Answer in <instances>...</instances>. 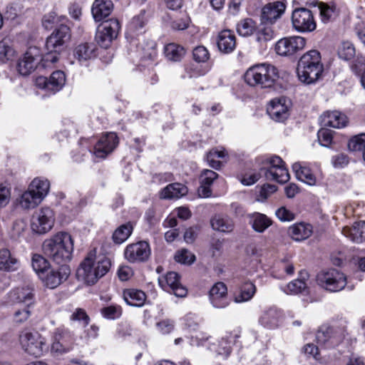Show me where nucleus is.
<instances>
[{"label":"nucleus","instance_id":"0eeeda50","mask_svg":"<svg viewBox=\"0 0 365 365\" xmlns=\"http://www.w3.org/2000/svg\"><path fill=\"white\" fill-rule=\"evenodd\" d=\"M317 282L323 289L330 292L344 289L347 284L346 275L336 269L323 270L317 275Z\"/></svg>","mask_w":365,"mask_h":365},{"label":"nucleus","instance_id":"37998d69","mask_svg":"<svg viewBox=\"0 0 365 365\" xmlns=\"http://www.w3.org/2000/svg\"><path fill=\"white\" fill-rule=\"evenodd\" d=\"M42 200L28 188L20 197L19 205L26 210L34 208L41 202Z\"/></svg>","mask_w":365,"mask_h":365},{"label":"nucleus","instance_id":"dca6fc26","mask_svg":"<svg viewBox=\"0 0 365 365\" xmlns=\"http://www.w3.org/2000/svg\"><path fill=\"white\" fill-rule=\"evenodd\" d=\"M241 330L236 328L231 332L227 333L225 336L221 338L217 344H212L210 349L217 353V355L223 358H227L231 353V344L235 343L240 338Z\"/></svg>","mask_w":365,"mask_h":365},{"label":"nucleus","instance_id":"a18cd8bd","mask_svg":"<svg viewBox=\"0 0 365 365\" xmlns=\"http://www.w3.org/2000/svg\"><path fill=\"white\" fill-rule=\"evenodd\" d=\"M133 227L131 222L119 226L113 234V240L116 244H121L125 242L132 234Z\"/></svg>","mask_w":365,"mask_h":365},{"label":"nucleus","instance_id":"72a5a7b5","mask_svg":"<svg viewBox=\"0 0 365 365\" xmlns=\"http://www.w3.org/2000/svg\"><path fill=\"white\" fill-rule=\"evenodd\" d=\"M288 234L295 241L304 240L312 234V227L309 224H294L289 227Z\"/></svg>","mask_w":365,"mask_h":365},{"label":"nucleus","instance_id":"4be33fe9","mask_svg":"<svg viewBox=\"0 0 365 365\" xmlns=\"http://www.w3.org/2000/svg\"><path fill=\"white\" fill-rule=\"evenodd\" d=\"M322 125L334 128H342L346 126L347 117L338 110L327 111L320 116Z\"/></svg>","mask_w":365,"mask_h":365},{"label":"nucleus","instance_id":"6e6d98bb","mask_svg":"<svg viewBox=\"0 0 365 365\" xmlns=\"http://www.w3.org/2000/svg\"><path fill=\"white\" fill-rule=\"evenodd\" d=\"M348 148L351 151L365 150V133L355 135L349 140Z\"/></svg>","mask_w":365,"mask_h":365},{"label":"nucleus","instance_id":"5701e85b","mask_svg":"<svg viewBox=\"0 0 365 365\" xmlns=\"http://www.w3.org/2000/svg\"><path fill=\"white\" fill-rule=\"evenodd\" d=\"M284 99H273L267 107V113L271 118L277 122H282L288 118V108Z\"/></svg>","mask_w":365,"mask_h":365},{"label":"nucleus","instance_id":"338daca9","mask_svg":"<svg viewBox=\"0 0 365 365\" xmlns=\"http://www.w3.org/2000/svg\"><path fill=\"white\" fill-rule=\"evenodd\" d=\"M140 48L143 51L142 58L145 59H154L156 56L155 43L154 41L149 42L147 48H144L143 46H140Z\"/></svg>","mask_w":365,"mask_h":365},{"label":"nucleus","instance_id":"bf43d9fd","mask_svg":"<svg viewBox=\"0 0 365 365\" xmlns=\"http://www.w3.org/2000/svg\"><path fill=\"white\" fill-rule=\"evenodd\" d=\"M318 140L322 146L328 147L332 142V133L327 128H322L317 133Z\"/></svg>","mask_w":365,"mask_h":365},{"label":"nucleus","instance_id":"a878e982","mask_svg":"<svg viewBox=\"0 0 365 365\" xmlns=\"http://www.w3.org/2000/svg\"><path fill=\"white\" fill-rule=\"evenodd\" d=\"M96 50L94 43H83L75 47L73 55L80 63H83L96 56Z\"/></svg>","mask_w":365,"mask_h":365},{"label":"nucleus","instance_id":"09e8293b","mask_svg":"<svg viewBox=\"0 0 365 365\" xmlns=\"http://www.w3.org/2000/svg\"><path fill=\"white\" fill-rule=\"evenodd\" d=\"M338 56L344 61H351L356 56L354 45L349 41H342L338 47Z\"/></svg>","mask_w":365,"mask_h":365},{"label":"nucleus","instance_id":"f704fd0d","mask_svg":"<svg viewBox=\"0 0 365 365\" xmlns=\"http://www.w3.org/2000/svg\"><path fill=\"white\" fill-rule=\"evenodd\" d=\"M123 295L125 302L133 307H142L146 300V294L140 289H126Z\"/></svg>","mask_w":365,"mask_h":365},{"label":"nucleus","instance_id":"a19ab883","mask_svg":"<svg viewBox=\"0 0 365 365\" xmlns=\"http://www.w3.org/2000/svg\"><path fill=\"white\" fill-rule=\"evenodd\" d=\"M257 23L250 18L240 20L236 25L237 34L243 37L250 36L255 34L257 30Z\"/></svg>","mask_w":365,"mask_h":365},{"label":"nucleus","instance_id":"6e6552de","mask_svg":"<svg viewBox=\"0 0 365 365\" xmlns=\"http://www.w3.org/2000/svg\"><path fill=\"white\" fill-rule=\"evenodd\" d=\"M73 336L68 328L59 327L51 334V354L60 356L68 353L73 349Z\"/></svg>","mask_w":365,"mask_h":365},{"label":"nucleus","instance_id":"3c124183","mask_svg":"<svg viewBox=\"0 0 365 365\" xmlns=\"http://www.w3.org/2000/svg\"><path fill=\"white\" fill-rule=\"evenodd\" d=\"M262 25L257 26L255 33L257 41L259 43L270 41L274 37V31L269 26Z\"/></svg>","mask_w":365,"mask_h":365},{"label":"nucleus","instance_id":"bb28decb","mask_svg":"<svg viewBox=\"0 0 365 365\" xmlns=\"http://www.w3.org/2000/svg\"><path fill=\"white\" fill-rule=\"evenodd\" d=\"M218 177V174L211 170H204L200 177V187L198 189V194L202 197H208L211 195L212 191L210 188L214 180Z\"/></svg>","mask_w":365,"mask_h":365},{"label":"nucleus","instance_id":"412c9836","mask_svg":"<svg viewBox=\"0 0 365 365\" xmlns=\"http://www.w3.org/2000/svg\"><path fill=\"white\" fill-rule=\"evenodd\" d=\"M217 46L219 51L228 54L235 51L237 46L236 37L233 31L230 29L221 31L217 37Z\"/></svg>","mask_w":365,"mask_h":365},{"label":"nucleus","instance_id":"9b49d317","mask_svg":"<svg viewBox=\"0 0 365 365\" xmlns=\"http://www.w3.org/2000/svg\"><path fill=\"white\" fill-rule=\"evenodd\" d=\"M292 22L294 29L299 32H311L317 27L312 12L306 8L294 10Z\"/></svg>","mask_w":365,"mask_h":365},{"label":"nucleus","instance_id":"c756f323","mask_svg":"<svg viewBox=\"0 0 365 365\" xmlns=\"http://www.w3.org/2000/svg\"><path fill=\"white\" fill-rule=\"evenodd\" d=\"M342 233L352 242L361 243L365 240V221L355 222L351 227H344Z\"/></svg>","mask_w":365,"mask_h":365},{"label":"nucleus","instance_id":"69168bd1","mask_svg":"<svg viewBox=\"0 0 365 365\" xmlns=\"http://www.w3.org/2000/svg\"><path fill=\"white\" fill-rule=\"evenodd\" d=\"M319 9L322 21L324 23L329 21L334 14V9L325 4H320Z\"/></svg>","mask_w":365,"mask_h":365},{"label":"nucleus","instance_id":"c85d7f7f","mask_svg":"<svg viewBox=\"0 0 365 365\" xmlns=\"http://www.w3.org/2000/svg\"><path fill=\"white\" fill-rule=\"evenodd\" d=\"M316 339L319 344L326 345L328 347L337 345L341 340L334 334L332 328L326 326H322L319 329L316 334Z\"/></svg>","mask_w":365,"mask_h":365},{"label":"nucleus","instance_id":"e433bc0d","mask_svg":"<svg viewBox=\"0 0 365 365\" xmlns=\"http://www.w3.org/2000/svg\"><path fill=\"white\" fill-rule=\"evenodd\" d=\"M272 221L266 215L255 212L250 215V224L257 232L262 233L272 225Z\"/></svg>","mask_w":365,"mask_h":365},{"label":"nucleus","instance_id":"c9c22d12","mask_svg":"<svg viewBox=\"0 0 365 365\" xmlns=\"http://www.w3.org/2000/svg\"><path fill=\"white\" fill-rule=\"evenodd\" d=\"M210 225L214 230L221 232H231L235 227L232 220L221 215H215L210 219Z\"/></svg>","mask_w":365,"mask_h":365},{"label":"nucleus","instance_id":"7c9ffc66","mask_svg":"<svg viewBox=\"0 0 365 365\" xmlns=\"http://www.w3.org/2000/svg\"><path fill=\"white\" fill-rule=\"evenodd\" d=\"M309 278V274L306 271H300L299 273V277L287 285V289L285 292L287 294H297L299 293L307 294L308 287L306 281Z\"/></svg>","mask_w":365,"mask_h":365},{"label":"nucleus","instance_id":"1a4fd4ad","mask_svg":"<svg viewBox=\"0 0 365 365\" xmlns=\"http://www.w3.org/2000/svg\"><path fill=\"white\" fill-rule=\"evenodd\" d=\"M55 222L53 210L49 207H42L34 212L31 219V228L33 232L43 235L49 232Z\"/></svg>","mask_w":365,"mask_h":365},{"label":"nucleus","instance_id":"58836bf2","mask_svg":"<svg viewBox=\"0 0 365 365\" xmlns=\"http://www.w3.org/2000/svg\"><path fill=\"white\" fill-rule=\"evenodd\" d=\"M282 317V314L279 311L271 308L264 312L259 319V322L265 327L273 329L278 327Z\"/></svg>","mask_w":365,"mask_h":365},{"label":"nucleus","instance_id":"f8f14e48","mask_svg":"<svg viewBox=\"0 0 365 365\" xmlns=\"http://www.w3.org/2000/svg\"><path fill=\"white\" fill-rule=\"evenodd\" d=\"M120 30L119 21L115 19L106 21L98 27L96 39L100 46L107 48L111 41L116 38Z\"/></svg>","mask_w":365,"mask_h":365},{"label":"nucleus","instance_id":"8fccbe9b","mask_svg":"<svg viewBox=\"0 0 365 365\" xmlns=\"http://www.w3.org/2000/svg\"><path fill=\"white\" fill-rule=\"evenodd\" d=\"M31 265L34 270L38 274L39 277L43 275L49 267L48 261L39 254H34L31 259Z\"/></svg>","mask_w":365,"mask_h":365},{"label":"nucleus","instance_id":"864d4df0","mask_svg":"<svg viewBox=\"0 0 365 365\" xmlns=\"http://www.w3.org/2000/svg\"><path fill=\"white\" fill-rule=\"evenodd\" d=\"M101 314L107 319H115L122 314V309L119 305H110L101 309Z\"/></svg>","mask_w":365,"mask_h":365},{"label":"nucleus","instance_id":"423d86ee","mask_svg":"<svg viewBox=\"0 0 365 365\" xmlns=\"http://www.w3.org/2000/svg\"><path fill=\"white\" fill-rule=\"evenodd\" d=\"M19 342L21 348L29 354L36 357L43 355L48 351L46 337L38 331L24 329L19 334Z\"/></svg>","mask_w":365,"mask_h":365},{"label":"nucleus","instance_id":"052dcab7","mask_svg":"<svg viewBox=\"0 0 365 365\" xmlns=\"http://www.w3.org/2000/svg\"><path fill=\"white\" fill-rule=\"evenodd\" d=\"M193 58L197 62H205L210 57L207 49L202 46H197L192 51Z\"/></svg>","mask_w":365,"mask_h":365},{"label":"nucleus","instance_id":"680f3d73","mask_svg":"<svg viewBox=\"0 0 365 365\" xmlns=\"http://www.w3.org/2000/svg\"><path fill=\"white\" fill-rule=\"evenodd\" d=\"M349 162V157L344 153H338L331 158L332 165L336 168H344L348 165Z\"/></svg>","mask_w":365,"mask_h":365},{"label":"nucleus","instance_id":"49530a36","mask_svg":"<svg viewBox=\"0 0 365 365\" xmlns=\"http://www.w3.org/2000/svg\"><path fill=\"white\" fill-rule=\"evenodd\" d=\"M66 82V76L61 71H56L52 73L48 78V91L53 93L60 91Z\"/></svg>","mask_w":365,"mask_h":365},{"label":"nucleus","instance_id":"e2e57ef3","mask_svg":"<svg viewBox=\"0 0 365 365\" xmlns=\"http://www.w3.org/2000/svg\"><path fill=\"white\" fill-rule=\"evenodd\" d=\"M276 216L282 222H289L294 219V214L284 207H281L276 210Z\"/></svg>","mask_w":365,"mask_h":365},{"label":"nucleus","instance_id":"f03ea898","mask_svg":"<svg viewBox=\"0 0 365 365\" xmlns=\"http://www.w3.org/2000/svg\"><path fill=\"white\" fill-rule=\"evenodd\" d=\"M110 261L106 257H96V250L90 252L76 271L78 280L94 284L110 268Z\"/></svg>","mask_w":365,"mask_h":365},{"label":"nucleus","instance_id":"cd10ccee","mask_svg":"<svg viewBox=\"0 0 365 365\" xmlns=\"http://www.w3.org/2000/svg\"><path fill=\"white\" fill-rule=\"evenodd\" d=\"M113 9L111 0H95L93 4L91 12L94 19L100 21L108 16Z\"/></svg>","mask_w":365,"mask_h":365},{"label":"nucleus","instance_id":"473e14b6","mask_svg":"<svg viewBox=\"0 0 365 365\" xmlns=\"http://www.w3.org/2000/svg\"><path fill=\"white\" fill-rule=\"evenodd\" d=\"M187 192L185 185L175 182L171 183L164 187L160 192L161 199H178Z\"/></svg>","mask_w":365,"mask_h":365},{"label":"nucleus","instance_id":"4468645a","mask_svg":"<svg viewBox=\"0 0 365 365\" xmlns=\"http://www.w3.org/2000/svg\"><path fill=\"white\" fill-rule=\"evenodd\" d=\"M306 40L302 36H292L279 40L275 45V51L278 55L283 56H292L304 48Z\"/></svg>","mask_w":365,"mask_h":365},{"label":"nucleus","instance_id":"2eb2a0df","mask_svg":"<svg viewBox=\"0 0 365 365\" xmlns=\"http://www.w3.org/2000/svg\"><path fill=\"white\" fill-rule=\"evenodd\" d=\"M70 274L71 269L69 266L63 265L56 269H47L40 278L47 287L54 289L65 282L68 278Z\"/></svg>","mask_w":365,"mask_h":365},{"label":"nucleus","instance_id":"ea45409f","mask_svg":"<svg viewBox=\"0 0 365 365\" xmlns=\"http://www.w3.org/2000/svg\"><path fill=\"white\" fill-rule=\"evenodd\" d=\"M28 188L43 200L49 191L50 182L43 178H36L31 181Z\"/></svg>","mask_w":365,"mask_h":365},{"label":"nucleus","instance_id":"f3484780","mask_svg":"<svg viewBox=\"0 0 365 365\" xmlns=\"http://www.w3.org/2000/svg\"><path fill=\"white\" fill-rule=\"evenodd\" d=\"M159 284L178 297H185L187 292L186 288L180 282V276L175 272H168L164 279H159Z\"/></svg>","mask_w":365,"mask_h":365},{"label":"nucleus","instance_id":"79ce46f5","mask_svg":"<svg viewBox=\"0 0 365 365\" xmlns=\"http://www.w3.org/2000/svg\"><path fill=\"white\" fill-rule=\"evenodd\" d=\"M227 156V153L225 148H212L206 155V160L208 165L215 169L219 170L222 166V162L215 158L224 159Z\"/></svg>","mask_w":365,"mask_h":365},{"label":"nucleus","instance_id":"a211bd4d","mask_svg":"<svg viewBox=\"0 0 365 365\" xmlns=\"http://www.w3.org/2000/svg\"><path fill=\"white\" fill-rule=\"evenodd\" d=\"M118 139L115 133H108L103 135L94 147V155L104 158L116 148Z\"/></svg>","mask_w":365,"mask_h":365},{"label":"nucleus","instance_id":"13d9d810","mask_svg":"<svg viewBox=\"0 0 365 365\" xmlns=\"http://www.w3.org/2000/svg\"><path fill=\"white\" fill-rule=\"evenodd\" d=\"M31 305H26L22 309H17L14 314V320L16 323H23L28 320L31 316Z\"/></svg>","mask_w":365,"mask_h":365},{"label":"nucleus","instance_id":"9d476101","mask_svg":"<svg viewBox=\"0 0 365 365\" xmlns=\"http://www.w3.org/2000/svg\"><path fill=\"white\" fill-rule=\"evenodd\" d=\"M43 57L41 56L39 51L36 47L29 48L24 56L19 59L17 64V69L20 74L22 76L29 75L34 71L41 61V64L39 66L43 68L49 66L51 63L43 62Z\"/></svg>","mask_w":365,"mask_h":365},{"label":"nucleus","instance_id":"c03bdc74","mask_svg":"<svg viewBox=\"0 0 365 365\" xmlns=\"http://www.w3.org/2000/svg\"><path fill=\"white\" fill-rule=\"evenodd\" d=\"M255 292V285L250 282H246L241 286L240 292L235 295V302L241 303L250 301L253 297Z\"/></svg>","mask_w":365,"mask_h":365},{"label":"nucleus","instance_id":"4d7b16f0","mask_svg":"<svg viewBox=\"0 0 365 365\" xmlns=\"http://www.w3.org/2000/svg\"><path fill=\"white\" fill-rule=\"evenodd\" d=\"M175 259L181 264H191L195 260V256L189 250L182 249L176 252Z\"/></svg>","mask_w":365,"mask_h":365},{"label":"nucleus","instance_id":"aec40b11","mask_svg":"<svg viewBox=\"0 0 365 365\" xmlns=\"http://www.w3.org/2000/svg\"><path fill=\"white\" fill-rule=\"evenodd\" d=\"M285 4L282 1H274L265 5L262 10L261 19L263 24H273L284 12Z\"/></svg>","mask_w":365,"mask_h":365},{"label":"nucleus","instance_id":"774afa93","mask_svg":"<svg viewBox=\"0 0 365 365\" xmlns=\"http://www.w3.org/2000/svg\"><path fill=\"white\" fill-rule=\"evenodd\" d=\"M156 327L163 334L170 333L174 328L173 323L168 319L158 322L156 324Z\"/></svg>","mask_w":365,"mask_h":365},{"label":"nucleus","instance_id":"0e129e2a","mask_svg":"<svg viewBox=\"0 0 365 365\" xmlns=\"http://www.w3.org/2000/svg\"><path fill=\"white\" fill-rule=\"evenodd\" d=\"M72 321H83L84 326H87L89 323L90 318L83 309L78 308L71 315Z\"/></svg>","mask_w":365,"mask_h":365},{"label":"nucleus","instance_id":"f257e3e1","mask_svg":"<svg viewBox=\"0 0 365 365\" xmlns=\"http://www.w3.org/2000/svg\"><path fill=\"white\" fill-rule=\"evenodd\" d=\"M42 251L53 262L60 266L67 265L72 259L73 240L68 232H57L43 241Z\"/></svg>","mask_w":365,"mask_h":365},{"label":"nucleus","instance_id":"de8ad7c7","mask_svg":"<svg viewBox=\"0 0 365 365\" xmlns=\"http://www.w3.org/2000/svg\"><path fill=\"white\" fill-rule=\"evenodd\" d=\"M185 53L184 48L175 43H169L165 47V55L169 61H180Z\"/></svg>","mask_w":365,"mask_h":365},{"label":"nucleus","instance_id":"393cba45","mask_svg":"<svg viewBox=\"0 0 365 365\" xmlns=\"http://www.w3.org/2000/svg\"><path fill=\"white\" fill-rule=\"evenodd\" d=\"M19 260L7 248L0 250V272L16 271L19 267Z\"/></svg>","mask_w":365,"mask_h":365},{"label":"nucleus","instance_id":"7ed1b4c3","mask_svg":"<svg viewBox=\"0 0 365 365\" xmlns=\"http://www.w3.org/2000/svg\"><path fill=\"white\" fill-rule=\"evenodd\" d=\"M297 71L301 82L306 84L314 83L324 71L320 53L317 50L305 53L298 62Z\"/></svg>","mask_w":365,"mask_h":365},{"label":"nucleus","instance_id":"ddd939ff","mask_svg":"<svg viewBox=\"0 0 365 365\" xmlns=\"http://www.w3.org/2000/svg\"><path fill=\"white\" fill-rule=\"evenodd\" d=\"M150 253V245L145 241L128 245L124 250V257L130 263L145 262L149 259Z\"/></svg>","mask_w":365,"mask_h":365},{"label":"nucleus","instance_id":"6ab92c4d","mask_svg":"<svg viewBox=\"0 0 365 365\" xmlns=\"http://www.w3.org/2000/svg\"><path fill=\"white\" fill-rule=\"evenodd\" d=\"M209 299L215 308L223 309L227 307L230 301L225 284L221 282L215 283L210 290Z\"/></svg>","mask_w":365,"mask_h":365},{"label":"nucleus","instance_id":"39448f33","mask_svg":"<svg viewBox=\"0 0 365 365\" xmlns=\"http://www.w3.org/2000/svg\"><path fill=\"white\" fill-rule=\"evenodd\" d=\"M71 37L70 28L61 24L60 26L54 30L46 38V53L43 56V62L55 63L58 61L59 55L63 51L64 44Z\"/></svg>","mask_w":365,"mask_h":365},{"label":"nucleus","instance_id":"4c0bfd02","mask_svg":"<svg viewBox=\"0 0 365 365\" xmlns=\"http://www.w3.org/2000/svg\"><path fill=\"white\" fill-rule=\"evenodd\" d=\"M292 170L297 178L309 185L316 184V178L311 170L300 163H295L292 165Z\"/></svg>","mask_w":365,"mask_h":365},{"label":"nucleus","instance_id":"b1692460","mask_svg":"<svg viewBox=\"0 0 365 365\" xmlns=\"http://www.w3.org/2000/svg\"><path fill=\"white\" fill-rule=\"evenodd\" d=\"M34 289L29 286L16 288L9 292V299L13 303H24L31 305L34 303Z\"/></svg>","mask_w":365,"mask_h":365},{"label":"nucleus","instance_id":"20e7f679","mask_svg":"<svg viewBox=\"0 0 365 365\" xmlns=\"http://www.w3.org/2000/svg\"><path fill=\"white\" fill-rule=\"evenodd\" d=\"M275 66L269 63L256 64L249 68L245 75V81L252 87L271 88L278 78Z\"/></svg>","mask_w":365,"mask_h":365},{"label":"nucleus","instance_id":"603ef678","mask_svg":"<svg viewBox=\"0 0 365 365\" xmlns=\"http://www.w3.org/2000/svg\"><path fill=\"white\" fill-rule=\"evenodd\" d=\"M15 51L9 39H3L0 41V62L4 63L11 59Z\"/></svg>","mask_w":365,"mask_h":365},{"label":"nucleus","instance_id":"5fc2aeb1","mask_svg":"<svg viewBox=\"0 0 365 365\" xmlns=\"http://www.w3.org/2000/svg\"><path fill=\"white\" fill-rule=\"evenodd\" d=\"M65 19V16H58L55 11H51L44 15L42 24L46 29H50L53 26V25L58 23L61 22L63 24Z\"/></svg>","mask_w":365,"mask_h":365},{"label":"nucleus","instance_id":"2f4dec72","mask_svg":"<svg viewBox=\"0 0 365 365\" xmlns=\"http://www.w3.org/2000/svg\"><path fill=\"white\" fill-rule=\"evenodd\" d=\"M264 171V175L268 180H274L279 183H285L289 180L288 170L284 166L264 167L261 169Z\"/></svg>","mask_w":365,"mask_h":365}]
</instances>
